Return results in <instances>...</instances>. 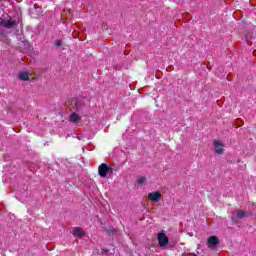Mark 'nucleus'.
Instances as JSON below:
<instances>
[{
  "label": "nucleus",
  "instance_id": "obj_1",
  "mask_svg": "<svg viewBox=\"0 0 256 256\" xmlns=\"http://www.w3.org/2000/svg\"><path fill=\"white\" fill-rule=\"evenodd\" d=\"M71 109L76 113H83V110L86 107L85 99L74 98L71 100Z\"/></svg>",
  "mask_w": 256,
  "mask_h": 256
},
{
  "label": "nucleus",
  "instance_id": "obj_2",
  "mask_svg": "<svg viewBox=\"0 0 256 256\" xmlns=\"http://www.w3.org/2000/svg\"><path fill=\"white\" fill-rule=\"evenodd\" d=\"M0 25L1 27H4V29H13L14 27H17V20L10 18V19H0Z\"/></svg>",
  "mask_w": 256,
  "mask_h": 256
},
{
  "label": "nucleus",
  "instance_id": "obj_3",
  "mask_svg": "<svg viewBox=\"0 0 256 256\" xmlns=\"http://www.w3.org/2000/svg\"><path fill=\"white\" fill-rule=\"evenodd\" d=\"M108 173H113V168L109 167V165H107V163H102L98 167V175L102 178H105V177H107Z\"/></svg>",
  "mask_w": 256,
  "mask_h": 256
},
{
  "label": "nucleus",
  "instance_id": "obj_4",
  "mask_svg": "<svg viewBox=\"0 0 256 256\" xmlns=\"http://www.w3.org/2000/svg\"><path fill=\"white\" fill-rule=\"evenodd\" d=\"M213 147L217 155H223V153H225V148H223L225 146L223 145V142L221 140H214Z\"/></svg>",
  "mask_w": 256,
  "mask_h": 256
},
{
  "label": "nucleus",
  "instance_id": "obj_5",
  "mask_svg": "<svg viewBox=\"0 0 256 256\" xmlns=\"http://www.w3.org/2000/svg\"><path fill=\"white\" fill-rule=\"evenodd\" d=\"M158 245L159 247H167L169 245V238L166 233L158 234Z\"/></svg>",
  "mask_w": 256,
  "mask_h": 256
},
{
  "label": "nucleus",
  "instance_id": "obj_6",
  "mask_svg": "<svg viewBox=\"0 0 256 256\" xmlns=\"http://www.w3.org/2000/svg\"><path fill=\"white\" fill-rule=\"evenodd\" d=\"M161 192L156 191L148 194L149 201H153L154 203H159L161 201Z\"/></svg>",
  "mask_w": 256,
  "mask_h": 256
},
{
  "label": "nucleus",
  "instance_id": "obj_7",
  "mask_svg": "<svg viewBox=\"0 0 256 256\" xmlns=\"http://www.w3.org/2000/svg\"><path fill=\"white\" fill-rule=\"evenodd\" d=\"M219 245V238L217 236H210L207 239V246L209 249H213V247H217Z\"/></svg>",
  "mask_w": 256,
  "mask_h": 256
},
{
  "label": "nucleus",
  "instance_id": "obj_8",
  "mask_svg": "<svg viewBox=\"0 0 256 256\" xmlns=\"http://www.w3.org/2000/svg\"><path fill=\"white\" fill-rule=\"evenodd\" d=\"M79 121H81V116H79V114H77V112H73L70 115V123H79Z\"/></svg>",
  "mask_w": 256,
  "mask_h": 256
},
{
  "label": "nucleus",
  "instance_id": "obj_9",
  "mask_svg": "<svg viewBox=\"0 0 256 256\" xmlns=\"http://www.w3.org/2000/svg\"><path fill=\"white\" fill-rule=\"evenodd\" d=\"M73 235H74V237L81 238V237H85V232L80 227H76V228H74Z\"/></svg>",
  "mask_w": 256,
  "mask_h": 256
},
{
  "label": "nucleus",
  "instance_id": "obj_10",
  "mask_svg": "<svg viewBox=\"0 0 256 256\" xmlns=\"http://www.w3.org/2000/svg\"><path fill=\"white\" fill-rule=\"evenodd\" d=\"M18 79L20 81H29V72L23 71L18 74Z\"/></svg>",
  "mask_w": 256,
  "mask_h": 256
},
{
  "label": "nucleus",
  "instance_id": "obj_11",
  "mask_svg": "<svg viewBox=\"0 0 256 256\" xmlns=\"http://www.w3.org/2000/svg\"><path fill=\"white\" fill-rule=\"evenodd\" d=\"M247 217V212L245 210H238L236 213V219H245Z\"/></svg>",
  "mask_w": 256,
  "mask_h": 256
},
{
  "label": "nucleus",
  "instance_id": "obj_12",
  "mask_svg": "<svg viewBox=\"0 0 256 256\" xmlns=\"http://www.w3.org/2000/svg\"><path fill=\"white\" fill-rule=\"evenodd\" d=\"M145 181H147V179L145 177H140L136 180V182L138 183V185H145Z\"/></svg>",
  "mask_w": 256,
  "mask_h": 256
},
{
  "label": "nucleus",
  "instance_id": "obj_13",
  "mask_svg": "<svg viewBox=\"0 0 256 256\" xmlns=\"http://www.w3.org/2000/svg\"><path fill=\"white\" fill-rule=\"evenodd\" d=\"M107 233H108V235L111 236V235H114L115 233H117V231L115 229L111 228V229L107 230Z\"/></svg>",
  "mask_w": 256,
  "mask_h": 256
},
{
  "label": "nucleus",
  "instance_id": "obj_14",
  "mask_svg": "<svg viewBox=\"0 0 256 256\" xmlns=\"http://www.w3.org/2000/svg\"><path fill=\"white\" fill-rule=\"evenodd\" d=\"M55 45H56V47H61V45H63V41L57 40V41L55 42Z\"/></svg>",
  "mask_w": 256,
  "mask_h": 256
},
{
  "label": "nucleus",
  "instance_id": "obj_15",
  "mask_svg": "<svg viewBox=\"0 0 256 256\" xmlns=\"http://www.w3.org/2000/svg\"><path fill=\"white\" fill-rule=\"evenodd\" d=\"M5 37V34H3L2 32H0V40Z\"/></svg>",
  "mask_w": 256,
  "mask_h": 256
},
{
  "label": "nucleus",
  "instance_id": "obj_16",
  "mask_svg": "<svg viewBox=\"0 0 256 256\" xmlns=\"http://www.w3.org/2000/svg\"><path fill=\"white\" fill-rule=\"evenodd\" d=\"M3 0H0V2H2Z\"/></svg>",
  "mask_w": 256,
  "mask_h": 256
}]
</instances>
